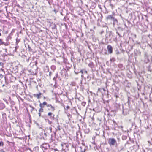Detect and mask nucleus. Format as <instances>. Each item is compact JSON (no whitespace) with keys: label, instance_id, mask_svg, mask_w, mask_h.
<instances>
[{"label":"nucleus","instance_id":"nucleus-12","mask_svg":"<svg viewBox=\"0 0 152 152\" xmlns=\"http://www.w3.org/2000/svg\"><path fill=\"white\" fill-rule=\"evenodd\" d=\"M47 103L46 102H44L43 103H42V104L43 105H47Z\"/></svg>","mask_w":152,"mask_h":152},{"label":"nucleus","instance_id":"nucleus-22","mask_svg":"<svg viewBox=\"0 0 152 152\" xmlns=\"http://www.w3.org/2000/svg\"><path fill=\"white\" fill-rule=\"evenodd\" d=\"M63 145H64V144H61V146L62 147H63Z\"/></svg>","mask_w":152,"mask_h":152},{"label":"nucleus","instance_id":"nucleus-26","mask_svg":"<svg viewBox=\"0 0 152 152\" xmlns=\"http://www.w3.org/2000/svg\"><path fill=\"white\" fill-rule=\"evenodd\" d=\"M85 72L86 73H87V71H85Z\"/></svg>","mask_w":152,"mask_h":152},{"label":"nucleus","instance_id":"nucleus-28","mask_svg":"<svg viewBox=\"0 0 152 152\" xmlns=\"http://www.w3.org/2000/svg\"><path fill=\"white\" fill-rule=\"evenodd\" d=\"M4 1H8V0H3Z\"/></svg>","mask_w":152,"mask_h":152},{"label":"nucleus","instance_id":"nucleus-9","mask_svg":"<svg viewBox=\"0 0 152 152\" xmlns=\"http://www.w3.org/2000/svg\"><path fill=\"white\" fill-rule=\"evenodd\" d=\"M48 129L49 130V132H50V133H51L52 132V128L51 127H49Z\"/></svg>","mask_w":152,"mask_h":152},{"label":"nucleus","instance_id":"nucleus-33","mask_svg":"<svg viewBox=\"0 0 152 152\" xmlns=\"http://www.w3.org/2000/svg\"><path fill=\"white\" fill-rule=\"evenodd\" d=\"M1 33H0V36H1Z\"/></svg>","mask_w":152,"mask_h":152},{"label":"nucleus","instance_id":"nucleus-16","mask_svg":"<svg viewBox=\"0 0 152 152\" xmlns=\"http://www.w3.org/2000/svg\"><path fill=\"white\" fill-rule=\"evenodd\" d=\"M3 77V75H2V74H1L0 75V77L1 78H2Z\"/></svg>","mask_w":152,"mask_h":152},{"label":"nucleus","instance_id":"nucleus-2","mask_svg":"<svg viewBox=\"0 0 152 152\" xmlns=\"http://www.w3.org/2000/svg\"><path fill=\"white\" fill-rule=\"evenodd\" d=\"M107 49L108 51V52L110 53L111 54L113 52V48L110 45H108L107 47Z\"/></svg>","mask_w":152,"mask_h":152},{"label":"nucleus","instance_id":"nucleus-13","mask_svg":"<svg viewBox=\"0 0 152 152\" xmlns=\"http://www.w3.org/2000/svg\"><path fill=\"white\" fill-rule=\"evenodd\" d=\"M51 106H52V105L50 104H49L47 105V107H50Z\"/></svg>","mask_w":152,"mask_h":152},{"label":"nucleus","instance_id":"nucleus-14","mask_svg":"<svg viewBox=\"0 0 152 152\" xmlns=\"http://www.w3.org/2000/svg\"><path fill=\"white\" fill-rule=\"evenodd\" d=\"M82 104L84 106L86 104V103L84 102H82Z\"/></svg>","mask_w":152,"mask_h":152},{"label":"nucleus","instance_id":"nucleus-25","mask_svg":"<svg viewBox=\"0 0 152 152\" xmlns=\"http://www.w3.org/2000/svg\"><path fill=\"white\" fill-rule=\"evenodd\" d=\"M49 75H50V74H51V72H49Z\"/></svg>","mask_w":152,"mask_h":152},{"label":"nucleus","instance_id":"nucleus-18","mask_svg":"<svg viewBox=\"0 0 152 152\" xmlns=\"http://www.w3.org/2000/svg\"><path fill=\"white\" fill-rule=\"evenodd\" d=\"M116 33L119 36H120V34L118 32H117Z\"/></svg>","mask_w":152,"mask_h":152},{"label":"nucleus","instance_id":"nucleus-11","mask_svg":"<svg viewBox=\"0 0 152 152\" xmlns=\"http://www.w3.org/2000/svg\"><path fill=\"white\" fill-rule=\"evenodd\" d=\"M52 114V113L51 112H49L48 113V116H49L51 115Z\"/></svg>","mask_w":152,"mask_h":152},{"label":"nucleus","instance_id":"nucleus-29","mask_svg":"<svg viewBox=\"0 0 152 152\" xmlns=\"http://www.w3.org/2000/svg\"><path fill=\"white\" fill-rule=\"evenodd\" d=\"M4 84H3V85H2V87H4Z\"/></svg>","mask_w":152,"mask_h":152},{"label":"nucleus","instance_id":"nucleus-27","mask_svg":"<svg viewBox=\"0 0 152 152\" xmlns=\"http://www.w3.org/2000/svg\"><path fill=\"white\" fill-rule=\"evenodd\" d=\"M1 70H2V71H3L4 70V69H1Z\"/></svg>","mask_w":152,"mask_h":152},{"label":"nucleus","instance_id":"nucleus-19","mask_svg":"<svg viewBox=\"0 0 152 152\" xmlns=\"http://www.w3.org/2000/svg\"><path fill=\"white\" fill-rule=\"evenodd\" d=\"M79 72H81L82 74L83 73V71L82 70H81Z\"/></svg>","mask_w":152,"mask_h":152},{"label":"nucleus","instance_id":"nucleus-7","mask_svg":"<svg viewBox=\"0 0 152 152\" xmlns=\"http://www.w3.org/2000/svg\"><path fill=\"white\" fill-rule=\"evenodd\" d=\"M43 109L42 108H40V109L39 110V112H43Z\"/></svg>","mask_w":152,"mask_h":152},{"label":"nucleus","instance_id":"nucleus-6","mask_svg":"<svg viewBox=\"0 0 152 152\" xmlns=\"http://www.w3.org/2000/svg\"><path fill=\"white\" fill-rule=\"evenodd\" d=\"M113 21V25L114 26L118 23V21L116 19L114 18Z\"/></svg>","mask_w":152,"mask_h":152},{"label":"nucleus","instance_id":"nucleus-35","mask_svg":"<svg viewBox=\"0 0 152 152\" xmlns=\"http://www.w3.org/2000/svg\"><path fill=\"white\" fill-rule=\"evenodd\" d=\"M81 76H82H82H83V75H82Z\"/></svg>","mask_w":152,"mask_h":152},{"label":"nucleus","instance_id":"nucleus-17","mask_svg":"<svg viewBox=\"0 0 152 152\" xmlns=\"http://www.w3.org/2000/svg\"><path fill=\"white\" fill-rule=\"evenodd\" d=\"M3 145V143L2 142L0 141V146H1Z\"/></svg>","mask_w":152,"mask_h":152},{"label":"nucleus","instance_id":"nucleus-1","mask_svg":"<svg viewBox=\"0 0 152 152\" xmlns=\"http://www.w3.org/2000/svg\"><path fill=\"white\" fill-rule=\"evenodd\" d=\"M108 143L110 145L114 146L115 145H117V143L116 140L113 138H109Z\"/></svg>","mask_w":152,"mask_h":152},{"label":"nucleus","instance_id":"nucleus-34","mask_svg":"<svg viewBox=\"0 0 152 152\" xmlns=\"http://www.w3.org/2000/svg\"><path fill=\"white\" fill-rule=\"evenodd\" d=\"M0 31H1V30L0 29Z\"/></svg>","mask_w":152,"mask_h":152},{"label":"nucleus","instance_id":"nucleus-15","mask_svg":"<svg viewBox=\"0 0 152 152\" xmlns=\"http://www.w3.org/2000/svg\"><path fill=\"white\" fill-rule=\"evenodd\" d=\"M0 43L1 44H4V42H2V41L1 40V39H0Z\"/></svg>","mask_w":152,"mask_h":152},{"label":"nucleus","instance_id":"nucleus-30","mask_svg":"<svg viewBox=\"0 0 152 152\" xmlns=\"http://www.w3.org/2000/svg\"><path fill=\"white\" fill-rule=\"evenodd\" d=\"M148 142L149 143H150V141H148Z\"/></svg>","mask_w":152,"mask_h":152},{"label":"nucleus","instance_id":"nucleus-21","mask_svg":"<svg viewBox=\"0 0 152 152\" xmlns=\"http://www.w3.org/2000/svg\"><path fill=\"white\" fill-rule=\"evenodd\" d=\"M39 116H41V113L40 112H39Z\"/></svg>","mask_w":152,"mask_h":152},{"label":"nucleus","instance_id":"nucleus-32","mask_svg":"<svg viewBox=\"0 0 152 152\" xmlns=\"http://www.w3.org/2000/svg\"><path fill=\"white\" fill-rule=\"evenodd\" d=\"M44 134H45V135H46V133H44Z\"/></svg>","mask_w":152,"mask_h":152},{"label":"nucleus","instance_id":"nucleus-8","mask_svg":"<svg viewBox=\"0 0 152 152\" xmlns=\"http://www.w3.org/2000/svg\"><path fill=\"white\" fill-rule=\"evenodd\" d=\"M44 106L42 104V103H40L39 104V106L40 107V108H43L44 107Z\"/></svg>","mask_w":152,"mask_h":152},{"label":"nucleus","instance_id":"nucleus-20","mask_svg":"<svg viewBox=\"0 0 152 152\" xmlns=\"http://www.w3.org/2000/svg\"><path fill=\"white\" fill-rule=\"evenodd\" d=\"M85 149H84V151H82V150H81V152H85Z\"/></svg>","mask_w":152,"mask_h":152},{"label":"nucleus","instance_id":"nucleus-10","mask_svg":"<svg viewBox=\"0 0 152 152\" xmlns=\"http://www.w3.org/2000/svg\"><path fill=\"white\" fill-rule=\"evenodd\" d=\"M0 65L1 66H2V67H3V66L4 65V64L3 63H2V62H0Z\"/></svg>","mask_w":152,"mask_h":152},{"label":"nucleus","instance_id":"nucleus-3","mask_svg":"<svg viewBox=\"0 0 152 152\" xmlns=\"http://www.w3.org/2000/svg\"><path fill=\"white\" fill-rule=\"evenodd\" d=\"M42 95V94L41 93H39V94H34V96L36 97H37V99H39L40 98V96Z\"/></svg>","mask_w":152,"mask_h":152},{"label":"nucleus","instance_id":"nucleus-31","mask_svg":"<svg viewBox=\"0 0 152 152\" xmlns=\"http://www.w3.org/2000/svg\"><path fill=\"white\" fill-rule=\"evenodd\" d=\"M1 152H5L4 151H3L2 150L1 151Z\"/></svg>","mask_w":152,"mask_h":152},{"label":"nucleus","instance_id":"nucleus-4","mask_svg":"<svg viewBox=\"0 0 152 152\" xmlns=\"http://www.w3.org/2000/svg\"><path fill=\"white\" fill-rule=\"evenodd\" d=\"M107 20H113L114 19V18L111 15H108L106 18Z\"/></svg>","mask_w":152,"mask_h":152},{"label":"nucleus","instance_id":"nucleus-24","mask_svg":"<svg viewBox=\"0 0 152 152\" xmlns=\"http://www.w3.org/2000/svg\"><path fill=\"white\" fill-rule=\"evenodd\" d=\"M66 107L67 108H69V106H67Z\"/></svg>","mask_w":152,"mask_h":152},{"label":"nucleus","instance_id":"nucleus-5","mask_svg":"<svg viewBox=\"0 0 152 152\" xmlns=\"http://www.w3.org/2000/svg\"><path fill=\"white\" fill-rule=\"evenodd\" d=\"M55 110V108L52 105L50 107V108H48V110H49L52 111H53Z\"/></svg>","mask_w":152,"mask_h":152},{"label":"nucleus","instance_id":"nucleus-23","mask_svg":"<svg viewBox=\"0 0 152 152\" xmlns=\"http://www.w3.org/2000/svg\"><path fill=\"white\" fill-rule=\"evenodd\" d=\"M75 72V73L76 74H78V72Z\"/></svg>","mask_w":152,"mask_h":152}]
</instances>
